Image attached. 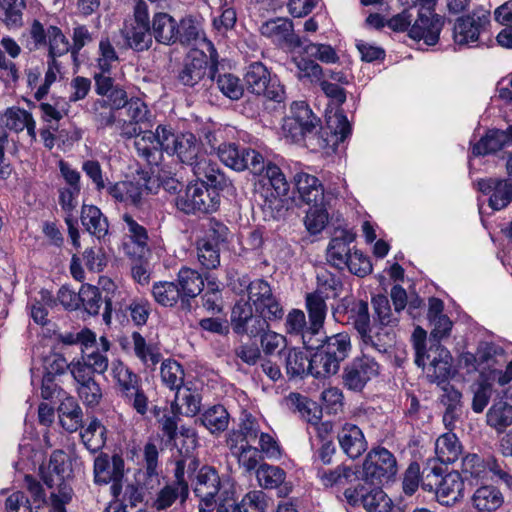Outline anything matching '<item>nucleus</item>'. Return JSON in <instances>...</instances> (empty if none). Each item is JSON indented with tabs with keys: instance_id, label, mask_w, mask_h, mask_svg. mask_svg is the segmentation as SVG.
Wrapping results in <instances>:
<instances>
[{
	"instance_id": "1",
	"label": "nucleus",
	"mask_w": 512,
	"mask_h": 512,
	"mask_svg": "<svg viewBox=\"0 0 512 512\" xmlns=\"http://www.w3.org/2000/svg\"><path fill=\"white\" fill-rule=\"evenodd\" d=\"M336 321L351 325L358 333L362 344L378 352L384 353L395 340L394 331L373 325L370 320L368 303L346 296L332 308Z\"/></svg>"
},
{
	"instance_id": "2",
	"label": "nucleus",
	"mask_w": 512,
	"mask_h": 512,
	"mask_svg": "<svg viewBox=\"0 0 512 512\" xmlns=\"http://www.w3.org/2000/svg\"><path fill=\"white\" fill-rule=\"evenodd\" d=\"M176 207L186 213H212L220 205L219 191L209 188L205 182H195L185 187L175 198Z\"/></svg>"
},
{
	"instance_id": "3",
	"label": "nucleus",
	"mask_w": 512,
	"mask_h": 512,
	"mask_svg": "<svg viewBox=\"0 0 512 512\" xmlns=\"http://www.w3.org/2000/svg\"><path fill=\"white\" fill-rule=\"evenodd\" d=\"M126 45L135 51L148 50L153 43L150 27L148 5L143 0H137L133 8V20L121 30Z\"/></svg>"
},
{
	"instance_id": "4",
	"label": "nucleus",
	"mask_w": 512,
	"mask_h": 512,
	"mask_svg": "<svg viewBox=\"0 0 512 512\" xmlns=\"http://www.w3.org/2000/svg\"><path fill=\"white\" fill-rule=\"evenodd\" d=\"M319 122L305 102H294L290 115L284 118L282 129L286 137L299 142L306 136L316 134Z\"/></svg>"
},
{
	"instance_id": "5",
	"label": "nucleus",
	"mask_w": 512,
	"mask_h": 512,
	"mask_svg": "<svg viewBox=\"0 0 512 512\" xmlns=\"http://www.w3.org/2000/svg\"><path fill=\"white\" fill-rule=\"evenodd\" d=\"M247 89L257 95H263L267 99L281 103L285 100L284 87L276 79L270 77V73L261 62L251 63L244 77Z\"/></svg>"
},
{
	"instance_id": "6",
	"label": "nucleus",
	"mask_w": 512,
	"mask_h": 512,
	"mask_svg": "<svg viewBox=\"0 0 512 512\" xmlns=\"http://www.w3.org/2000/svg\"><path fill=\"white\" fill-rule=\"evenodd\" d=\"M398 471L395 456L384 447L371 449L363 463V473L367 481L381 484L392 479Z\"/></svg>"
},
{
	"instance_id": "7",
	"label": "nucleus",
	"mask_w": 512,
	"mask_h": 512,
	"mask_svg": "<svg viewBox=\"0 0 512 512\" xmlns=\"http://www.w3.org/2000/svg\"><path fill=\"white\" fill-rule=\"evenodd\" d=\"M490 24V12L483 8L475 9L471 14L456 19L453 38L457 45L469 46L480 40Z\"/></svg>"
},
{
	"instance_id": "8",
	"label": "nucleus",
	"mask_w": 512,
	"mask_h": 512,
	"mask_svg": "<svg viewBox=\"0 0 512 512\" xmlns=\"http://www.w3.org/2000/svg\"><path fill=\"white\" fill-rule=\"evenodd\" d=\"M219 159L227 167L236 171L250 170L259 173L264 169V157L249 148H240L235 143H223L218 147Z\"/></svg>"
},
{
	"instance_id": "9",
	"label": "nucleus",
	"mask_w": 512,
	"mask_h": 512,
	"mask_svg": "<svg viewBox=\"0 0 512 512\" xmlns=\"http://www.w3.org/2000/svg\"><path fill=\"white\" fill-rule=\"evenodd\" d=\"M125 473V462L119 454L100 453L94 460V482L98 485L112 483L114 496H118L122 488Z\"/></svg>"
},
{
	"instance_id": "10",
	"label": "nucleus",
	"mask_w": 512,
	"mask_h": 512,
	"mask_svg": "<svg viewBox=\"0 0 512 512\" xmlns=\"http://www.w3.org/2000/svg\"><path fill=\"white\" fill-rule=\"evenodd\" d=\"M231 326L236 334L254 338L267 330L269 324L259 313H254L249 301L239 300L231 312Z\"/></svg>"
},
{
	"instance_id": "11",
	"label": "nucleus",
	"mask_w": 512,
	"mask_h": 512,
	"mask_svg": "<svg viewBox=\"0 0 512 512\" xmlns=\"http://www.w3.org/2000/svg\"><path fill=\"white\" fill-rule=\"evenodd\" d=\"M378 373L379 365L373 358L367 356L355 358L343 370V385L350 391L361 392Z\"/></svg>"
},
{
	"instance_id": "12",
	"label": "nucleus",
	"mask_w": 512,
	"mask_h": 512,
	"mask_svg": "<svg viewBox=\"0 0 512 512\" xmlns=\"http://www.w3.org/2000/svg\"><path fill=\"white\" fill-rule=\"evenodd\" d=\"M167 153H173L186 165L193 166L205 154L203 145L192 133L175 135L167 128Z\"/></svg>"
},
{
	"instance_id": "13",
	"label": "nucleus",
	"mask_w": 512,
	"mask_h": 512,
	"mask_svg": "<svg viewBox=\"0 0 512 512\" xmlns=\"http://www.w3.org/2000/svg\"><path fill=\"white\" fill-rule=\"evenodd\" d=\"M260 32L289 51H294L303 45L301 38L294 33L292 21L287 18H275L264 22L260 26Z\"/></svg>"
},
{
	"instance_id": "14",
	"label": "nucleus",
	"mask_w": 512,
	"mask_h": 512,
	"mask_svg": "<svg viewBox=\"0 0 512 512\" xmlns=\"http://www.w3.org/2000/svg\"><path fill=\"white\" fill-rule=\"evenodd\" d=\"M167 127L159 125L155 132L142 131L136 137L134 146L140 157L149 164H157L162 156V151L168 148Z\"/></svg>"
},
{
	"instance_id": "15",
	"label": "nucleus",
	"mask_w": 512,
	"mask_h": 512,
	"mask_svg": "<svg viewBox=\"0 0 512 512\" xmlns=\"http://www.w3.org/2000/svg\"><path fill=\"white\" fill-rule=\"evenodd\" d=\"M177 79L184 86L195 87L203 80H214L215 72L212 69L208 71L206 55L195 51L186 57L178 71Z\"/></svg>"
},
{
	"instance_id": "16",
	"label": "nucleus",
	"mask_w": 512,
	"mask_h": 512,
	"mask_svg": "<svg viewBox=\"0 0 512 512\" xmlns=\"http://www.w3.org/2000/svg\"><path fill=\"white\" fill-rule=\"evenodd\" d=\"M452 357L450 352L439 343H431L426 355L425 366L427 378L430 382H445L451 373Z\"/></svg>"
},
{
	"instance_id": "17",
	"label": "nucleus",
	"mask_w": 512,
	"mask_h": 512,
	"mask_svg": "<svg viewBox=\"0 0 512 512\" xmlns=\"http://www.w3.org/2000/svg\"><path fill=\"white\" fill-rule=\"evenodd\" d=\"M443 26L442 16L417 13L409 30V37L416 41L423 40L428 46H434L439 41Z\"/></svg>"
},
{
	"instance_id": "18",
	"label": "nucleus",
	"mask_w": 512,
	"mask_h": 512,
	"mask_svg": "<svg viewBox=\"0 0 512 512\" xmlns=\"http://www.w3.org/2000/svg\"><path fill=\"white\" fill-rule=\"evenodd\" d=\"M194 175L198 178V182L205 184L216 191L231 190L233 188L232 181L228 179L219 169L217 163L210 160L206 154L192 166Z\"/></svg>"
},
{
	"instance_id": "19",
	"label": "nucleus",
	"mask_w": 512,
	"mask_h": 512,
	"mask_svg": "<svg viewBox=\"0 0 512 512\" xmlns=\"http://www.w3.org/2000/svg\"><path fill=\"white\" fill-rule=\"evenodd\" d=\"M478 189L489 194V206L493 210H501L512 202V182L507 179L487 178L477 183Z\"/></svg>"
},
{
	"instance_id": "20",
	"label": "nucleus",
	"mask_w": 512,
	"mask_h": 512,
	"mask_svg": "<svg viewBox=\"0 0 512 512\" xmlns=\"http://www.w3.org/2000/svg\"><path fill=\"white\" fill-rule=\"evenodd\" d=\"M294 183L299 198L309 206L326 205V196L321 181L314 175L298 172L294 176Z\"/></svg>"
},
{
	"instance_id": "21",
	"label": "nucleus",
	"mask_w": 512,
	"mask_h": 512,
	"mask_svg": "<svg viewBox=\"0 0 512 512\" xmlns=\"http://www.w3.org/2000/svg\"><path fill=\"white\" fill-rule=\"evenodd\" d=\"M355 240V234L347 229L337 228L327 248L328 262L338 269L347 264L351 252L350 244Z\"/></svg>"
},
{
	"instance_id": "22",
	"label": "nucleus",
	"mask_w": 512,
	"mask_h": 512,
	"mask_svg": "<svg viewBox=\"0 0 512 512\" xmlns=\"http://www.w3.org/2000/svg\"><path fill=\"white\" fill-rule=\"evenodd\" d=\"M341 450L351 459L360 457L368 447L362 430L355 424L345 423L337 432Z\"/></svg>"
},
{
	"instance_id": "23",
	"label": "nucleus",
	"mask_w": 512,
	"mask_h": 512,
	"mask_svg": "<svg viewBox=\"0 0 512 512\" xmlns=\"http://www.w3.org/2000/svg\"><path fill=\"white\" fill-rule=\"evenodd\" d=\"M123 220L131 240V243L124 244L125 253L133 258H143L149 252L146 229L128 214L123 215Z\"/></svg>"
},
{
	"instance_id": "24",
	"label": "nucleus",
	"mask_w": 512,
	"mask_h": 512,
	"mask_svg": "<svg viewBox=\"0 0 512 512\" xmlns=\"http://www.w3.org/2000/svg\"><path fill=\"white\" fill-rule=\"evenodd\" d=\"M152 35L158 43L172 45L178 42V22L166 12L153 15L150 23Z\"/></svg>"
},
{
	"instance_id": "25",
	"label": "nucleus",
	"mask_w": 512,
	"mask_h": 512,
	"mask_svg": "<svg viewBox=\"0 0 512 512\" xmlns=\"http://www.w3.org/2000/svg\"><path fill=\"white\" fill-rule=\"evenodd\" d=\"M177 282L182 296V307L189 310V299L197 297L204 288L201 274L189 267H182L177 274Z\"/></svg>"
},
{
	"instance_id": "26",
	"label": "nucleus",
	"mask_w": 512,
	"mask_h": 512,
	"mask_svg": "<svg viewBox=\"0 0 512 512\" xmlns=\"http://www.w3.org/2000/svg\"><path fill=\"white\" fill-rule=\"evenodd\" d=\"M109 367V360L104 351L98 347L91 351H82L81 357L72 361L71 370L88 375L104 374Z\"/></svg>"
},
{
	"instance_id": "27",
	"label": "nucleus",
	"mask_w": 512,
	"mask_h": 512,
	"mask_svg": "<svg viewBox=\"0 0 512 512\" xmlns=\"http://www.w3.org/2000/svg\"><path fill=\"white\" fill-rule=\"evenodd\" d=\"M464 482L458 472H450L441 478L435 496L442 505L450 506L463 497Z\"/></svg>"
},
{
	"instance_id": "28",
	"label": "nucleus",
	"mask_w": 512,
	"mask_h": 512,
	"mask_svg": "<svg viewBox=\"0 0 512 512\" xmlns=\"http://www.w3.org/2000/svg\"><path fill=\"white\" fill-rule=\"evenodd\" d=\"M71 375L76 382V390L79 398L87 406H97L102 399V390L93 375H88L71 370Z\"/></svg>"
},
{
	"instance_id": "29",
	"label": "nucleus",
	"mask_w": 512,
	"mask_h": 512,
	"mask_svg": "<svg viewBox=\"0 0 512 512\" xmlns=\"http://www.w3.org/2000/svg\"><path fill=\"white\" fill-rule=\"evenodd\" d=\"M326 296L315 292L307 293L305 296V308L309 318L308 333H318L324 326L328 312V306L325 300Z\"/></svg>"
},
{
	"instance_id": "30",
	"label": "nucleus",
	"mask_w": 512,
	"mask_h": 512,
	"mask_svg": "<svg viewBox=\"0 0 512 512\" xmlns=\"http://www.w3.org/2000/svg\"><path fill=\"white\" fill-rule=\"evenodd\" d=\"M201 408V396L197 390L187 386L177 389L175 399L171 404L173 414L193 417Z\"/></svg>"
},
{
	"instance_id": "31",
	"label": "nucleus",
	"mask_w": 512,
	"mask_h": 512,
	"mask_svg": "<svg viewBox=\"0 0 512 512\" xmlns=\"http://www.w3.org/2000/svg\"><path fill=\"white\" fill-rule=\"evenodd\" d=\"M80 219L85 230L97 239L107 235L109 228L107 218L97 206L84 204Z\"/></svg>"
},
{
	"instance_id": "32",
	"label": "nucleus",
	"mask_w": 512,
	"mask_h": 512,
	"mask_svg": "<svg viewBox=\"0 0 512 512\" xmlns=\"http://www.w3.org/2000/svg\"><path fill=\"white\" fill-rule=\"evenodd\" d=\"M79 304L81 303L84 310L90 315H97L101 308L102 302H105L104 318L110 315L112 297L105 295L103 298L99 289L95 286L86 284L82 285L79 290Z\"/></svg>"
},
{
	"instance_id": "33",
	"label": "nucleus",
	"mask_w": 512,
	"mask_h": 512,
	"mask_svg": "<svg viewBox=\"0 0 512 512\" xmlns=\"http://www.w3.org/2000/svg\"><path fill=\"white\" fill-rule=\"evenodd\" d=\"M4 116L9 130L19 133L26 129L31 139L36 140V122L30 112L19 107H10Z\"/></svg>"
},
{
	"instance_id": "34",
	"label": "nucleus",
	"mask_w": 512,
	"mask_h": 512,
	"mask_svg": "<svg viewBox=\"0 0 512 512\" xmlns=\"http://www.w3.org/2000/svg\"><path fill=\"white\" fill-rule=\"evenodd\" d=\"M58 417L61 426L68 432H76L82 427L83 412L73 397L63 399L58 407Z\"/></svg>"
},
{
	"instance_id": "35",
	"label": "nucleus",
	"mask_w": 512,
	"mask_h": 512,
	"mask_svg": "<svg viewBox=\"0 0 512 512\" xmlns=\"http://www.w3.org/2000/svg\"><path fill=\"white\" fill-rule=\"evenodd\" d=\"M285 326L288 334L301 335L305 348L313 350L318 347L313 340L318 333H308L309 326H307L306 316L302 310L292 309L286 316Z\"/></svg>"
},
{
	"instance_id": "36",
	"label": "nucleus",
	"mask_w": 512,
	"mask_h": 512,
	"mask_svg": "<svg viewBox=\"0 0 512 512\" xmlns=\"http://www.w3.org/2000/svg\"><path fill=\"white\" fill-rule=\"evenodd\" d=\"M286 403L289 408L298 412L300 416L312 425H318L322 418V409L314 401L298 394L291 393L286 398Z\"/></svg>"
},
{
	"instance_id": "37",
	"label": "nucleus",
	"mask_w": 512,
	"mask_h": 512,
	"mask_svg": "<svg viewBox=\"0 0 512 512\" xmlns=\"http://www.w3.org/2000/svg\"><path fill=\"white\" fill-rule=\"evenodd\" d=\"M503 504L502 493L494 486H481L472 496L476 512H494Z\"/></svg>"
},
{
	"instance_id": "38",
	"label": "nucleus",
	"mask_w": 512,
	"mask_h": 512,
	"mask_svg": "<svg viewBox=\"0 0 512 512\" xmlns=\"http://www.w3.org/2000/svg\"><path fill=\"white\" fill-rule=\"evenodd\" d=\"M316 349H321L336 360L343 361L347 358L351 349L350 336L347 333H337L326 337L325 340H315Z\"/></svg>"
},
{
	"instance_id": "39",
	"label": "nucleus",
	"mask_w": 512,
	"mask_h": 512,
	"mask_svg": "<svg viewBox=\"0 0 512 512\" xmlns=\"http://www.w3.org/2000/svg\"><path fill=\"white\" fill-rule=\"evenodd\" d=\"M228 504L232 506L229 509L231 512H262L267 506L265 494L260 490L248 492L239 504L233 498H225L218 503L217 508Z\"/></svg>"
},
{
	"instance_id": "40",
	"label": "nucleus",
	"mask_w": 512,
	"mask_h": 512,
	"mask_svg": "<svg viewBox=\"0 0 512 512\" xmlns=\"http://www.w3.org/2000/svg\"><path fill=\"white\" fill-rule=\"evenodd\" d=\"M220 489V478L211 466H203L196 475L194 492L197 497H215Z\"/></svg>"
},
{
	"instance_id": "41",
	"label": "nucleus",
	"mask_w": 512,
	"mask_h": 512,
	"mask_svg": "<svg viewBox=\"0 0 512 512\" xmlns=\"http://www.w3.org/2000/svg\"><path fill=\"white\" fill-rule=\"evenodd\" d=\"M111 374L121 398L141 385L140 377L121 361L112 363Z\"/></svg>"
},
{
	"instance_id": "42",
	"label": "nucleus",
	"mask_w": 512,
	"mask_h": 512,
	"mask_svg": "<svg viewBox=\"0 0 512 512\" xmlns=\"http://www.w3.org/2000/svg\"><path fill=\"white\" fill-rule=\"evenodd\" d=\"M156 440L155 438H149L143 448V460L145 463L144 474L147 477V481L144 482V485L150 489H153L155 484L159 483V449L155 443Z\"/></svg>"
},
{
	"instance_id": "43",
	"label": "nucleus",
	"mask_w": 512,
	"mask_h": 512,
	"mask_svg": "<svg viewBox=\"0 0 512 512\" xmlns=\"http://www.w3.org/2000/svg\"><path fill=\"white\" fill-rule=\"evenodd\" d=\"M134 355L147 367H155L161 358V354L156 345L148 343L139 333L133 332L131 335Z\"/></svg>"
},
{
	"instance_id": "44",
	"label": "nucleus",
	"mask_w": 512,
	"mask_h": 512,
	"mask_svg": "<svg viewBox=\"0 0 512 512\" xmlns=\"http://www.w3.org/2000/svg\"><path fill=\"white\" fill-rule=\"evenodd\" d=\"M486 423L498 433H503L512 425V405L498 401L488 409Z\"/></svg>"
},
{
	"instance_id": "45",
	"label": "nucleus",
	"mask_w": 512,
	"mask_h": 512,
	"mask_svg": "<svg viewBox=\"0 0 512 512\" xmlns=\"http://www.w3.org/2000/svg\"><path fill=\"white\" fill-rule=\"evenodd\" d=\"M461 448L458 438L452 432L442 434L435 442L437 459L444 464L455 462L461 454Z\"/></svg>"
},
{
	"instance_id": "46",
	"label": "nucleus",
	"mask_w": 512,
	"mask_h": 512,
	"mask_svg": "<svg viewBox=\"0 0 512 512\" xmlns=\"http://www.w3.org/2000/svg\"><path fill=\"white\" fill-rule=\"evenodd\" d=\"M372 305L374 309V322L373 325L388 328L393 331V327L397 325L399 313L392 311L389 300L384 295H377L372 298Z\"/></svg>"
},
{
	"instance_id": "47",
	"label": "nucleus",
	"mask_w": 512,
	"mask_h": 512,
	"mask_svg": "<svg viewBox=\"0 0 512 512\" xmlns=\"http://www.w3.org/2000/svg\"><path fill=\"white\" fill-rule=\"evenodd\" d=\"M509 142L505 131L491 130L483 136L472 148L474 156H485L502 149Z\"/></svg>"
},
{
	"instance_id": "48",
	"label": "nucleus",
	"mask_w": 512,
	"mask_h": 512,
	"mask_svg": "<svg viewBox=\"0 0 512 512\" xmlns=\"http://www.w3.org/2000/svg\"><path fill=\"white\" fill-rule=\"evenodd\" d=\"M81 439L90 452L96 453L100 451L106 443V427L98 419H93L81 432Z\"/></svg>"
},
{
	"instance_id": "49",
	"label": "nucleus",
	"mask_w": 512,
	"mask_h": 512,
	"mask_svg": "<svg viewBox=\"0 0 512 512\" xmlns=\"http://www.w3.org/2000/svg\"><path fill=\"white\" fill-rule=\"evenodd\" d=\"M200 421L211 434H219L228 428L229 413L222 405H214L201 415Z\"/></svg>"
},
{
	"instance_id": "50",
	"label": "nucleus",
	"mask_w": 512,
	"mask_h": 512,
	"mask_svg": "<svg viewBox=\"0 0 512 512\" xmlns=\"http://www.w3.org/2000/svg\"><path fill=\"white\" fill-rule=\"evenodd\" d=\"M151 292L154 300L163 307H173L179 300L182 302L179 286L175 282H155Z\"/></svg>"
},
{
	"instance_id": "51",
	"label": "nucleus",
	"mask_w": 512,
	"mask_h": 512,
	"mask_svg": "<svg viewBox=\"0 0 512 512\" xmlns=\"http://www.w3.org/2000/svg\"><path fill=\"white\" fill-rule=\"evenodd\" d=\"M317 287L314 291L320 295L326 294V298L331 293L333 298L338 297L343 290V282L341 278L325 267H319L316 271Z\"/></svg>"
},
{
	"instance_id": "52",
	"label": "nucleus",
	"mask_w": 512,
	"mask_h": 512,
	"mask_svg": "<svg viewBox=\"0 0 512 512\" xmlns=\"http://www.w3.org/2000/svg\"><path fill=\"white\" fill-rule=\"evenodd\" d=\"M316 350L313 356L310 357L311 374L316 378H324L336 374L341 361L336 360L320 348Z\"/></svg>"
},
{
	"instance_id": "53",
	"label": "nucleus",
	"mask_w": 512,
	"mask_h": 512,
	"mask_svg": "<svg viewBox=\"0 0 512 512\" xmlns=\"http://www.w3.org/2000/svg\"><path fill=\"white\" fill-rule=\"evenodd\" d=\"M259 485L264 489L280 487L286 479V472L279 466L262 463L256 473Z\"/></svg>"
},
{
	"instance_id": "54",
	"label": "nucleus",
	"mask_w": 512,
	"mask_h": 512,
	"mask_svg": "<svg viewBox=\"0 0 512 512\" xmlns=\"http://www.w3.org/2000/svg\"><path fill=\"white\" fill-rule=\"evenodd\" d=\"M178 31V42L181 44H192L205 38L201 21L190 15L178 23Z\"/></svg>"
},
{
	"instance_id": "55",
	"label": "nucleus",
	"mask_w": 512,
	"mask_h": 512,
	"mask_svg": "<svg viewBox=\"0 0 512 512\" xmlns=\"http://www.w3.org/2000/svg\"><path fill=\"white\" fill-rule=\"evenodd\" d=\"M362 506L367 512H390L391 499L380 487L367 488Z\"/></svg>"
},
{
	"instance_id": "56",
	"label": "nucleus",
	"mask_w": 512,
	"mask_h": 512,
	"mask_svg": "<svg viewBox=\"0 0 512 512\" xmlns=\"http://www.w3.org/2000/svg\"><path fill=\"white\" fill-rule=\"evenodd\" d=\"M255 175H264L263 186H270L277 194H287L289 191V184L286 181L285 175L281 169L271 162L266 163L264 161V169Z\"/></svg>"
},
{
	"instance_id": "57",
	"label": "nucleus",
	"mask_w": 512,
	"mask_h": 512,
	"mask_svg": "<svg viewBox=\"0 0 512 512\" xmlns=\"http://www.w3.org/2000/svg\"><path fill=\"white\" fill-rule=\"evenodd\" d=\"M354 474L352 468L345 465H339L334 469L318 468L317 470V477L325 487L343 485L350 481Z\"/></svg>"
},
{
	"instance_id": "58",
	"label": "nucleus",
	"mask_w": 512,
	"mask_h": 512,
	"mask_svg": "<svg viewBox=\"0 0 512 512\" xmlns=\"http://www.w3.org/2000/svg\"><path fill=\"white\" fill-rule=\"evenodd\" d=\"M25 6V0H0V20L8 27L21 26Z\"/></svg>"
},
{
	"instance_id": "59",
	"label": "nucleus",
	"mask_w": 512,
	"mask_h": 512,
	"mask_svg": "<svg viewBox=\"0 0 512 512\" xmlns=\"http://www.w3.org/2000/svg\"><path fill=\"white\" fill-rule=\"evenodd\" d=\"M286 371L291 377H302L306 373L311 374L309 356L297 349L289 350L286 357Z\"/></svg>"
},
{
	"instance_id": "60",
	"label": "nucleus",
	"mask_w": 512,
	"mask_h": 512,
	"mask_svg": "<svg viewBox=\"0 0 512 512\" xmlns=\"http://www.w3.org/2000/svg\"><path fill=\"white\" fill-rule=\"evenodd\" d=\"M56 305V300L53 298L49 291L43 290L40 292V298L34 299L31 305V317L33 321L39 325H47L48 309Z\"/></svg>"
},
{
	"instance_id": "61",
	"label": "nucleus",
	"mask_w": 512,
	"mask_h": 512,
	"mask_svg": "<svg viewBox=\"0 0 512 512\" xmlns=\"http://www.w3.org/2000/svg\"><path fill=\"white\" fill-rule=\"evenodd\" d=\"M162 382L170 389H179L183 386L184 370L181 365L174 360H165L161 364Z\"/></svg>"
},
{
	"instance_id": "62",
	"label": "nucleus",
	"mask_w": 512,
	"mask_h": 512,
	"mask_svg": "<svg viewBox=\"0 0 512 512\" xmlns=\"http://www.w3.org/2000/svg\"><path fill=\"white\" fill-rule=\"evenodd\" d=\"M241 285L247 289L249 301L253 302L255 308L273 296L270 285L262 279L249 281L247 278H242Z\"/></svg>"
},
{
	"instance_id": "63",
	"label": "nucleus",
	"mask_w": 512,
	"mask_h": 512,
	"mask_svg": "<svg viewBox=\"0 0 512 512\" xmlns=\"http://www.w3.org/2000/svg\"><path fill=\"white\" fill-rule=\"evenodd\" d=\"M197 256L200 264L206 269H214L220 264L217 244L209 239H201L197 244Z\"/></svg>"
},
{
	"instance_id": "64",
	"label": "nucleus",
	"mask_w": 512,
	"mask_h": 512,
	"mask_svg": "<svg viewBox=\"0 0 512 512\" xmlns=\"http://www.w3.org/2000/svg\"><path fill=\"white\" fill-rule=\"evenodd\" d=\"M245 474L256 473L262 459L258 448L250 445L232 455Z\"/></svg>"
}]
</instances>
